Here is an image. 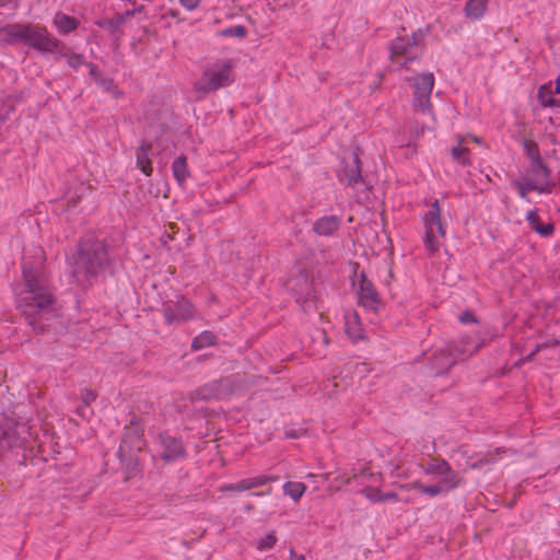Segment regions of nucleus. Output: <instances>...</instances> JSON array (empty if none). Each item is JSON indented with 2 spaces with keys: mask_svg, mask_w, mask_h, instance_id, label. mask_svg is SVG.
I'll return each mask as SVG.
<instances>
[{
  "mask_svg": "<svg viewBox=\"0 0 560 560\" xmlns=\"http://www.w3.org/2000/svg\"><path fill=\"white\" fill-rule=\"evenodd\" d=\"M194 313L191 303L183 296L163 304V316L167 325L187 322L194 317Z\"/></svg>",
  "mask_w": 560,
  "mask_h": 560,
  "instance_id": "nucleus-11",
  "label": "nucleus"
},
{
  "mask_svg": "<svg viewBox=\"0 0 560 560\" xmlns=\"http://www.w3.org/2000/svg\"><path fill=\"white\" fill-rule=\"evenodd\" d=\"M218 35L221 37L244 38L246 36V28L243 25L230 26L221 30Z\"/></svg>",
  "mask_w": 560,
  "mask_h": 560,
  "instance_id": "nucleus-32",
  "label": "nucleus"
},
{
  "mask_svg": "<svg viewBox=\"0 0 560 560\" xmlns=\"http://www.w3.org/2000/svg\"><path fill=\"white\" fill-rule=\"evenodd\" d=\"M530 229L541 237H550L555 233V224L552 222L542 224L537 209L529 210L525 215Z\"/></svg>",
  "mask_w": 560,
  "mask_h": 560,
  "instance_id": "nucleus-19",
  "label": "nucleus"
},
{
  "mask_svg": "<svg viewBox=\"0 0 560 560\" xmlns=\"http://www.w3.org/2000/svg\"><path fill=\"white\" fill-rule=\"evenodd\" d=\"M339 180L348 186H355L362 182L361 165L358 154L353 155L352 162L343 166L338 174Z\"/></svg>",
  "mask_w": 560,
  "mask_h": 560,
  "instance_id": "nucleus-17",
  "label": "nucleus"
},
{
  "mask_svg": "<svg viewBox=\"0 0 560 560\" xmlns=\"http://www.w3.org/2000/svg\"><path fill=\"white\" fill-rule=\"evenodd\" d=\"M54 24L59 33L68 34L78 27V21L75 18L67 15L65 13H57L54 18Z\"/></svg>",
  "mask_w": 560,
  "mask_h": 560,
  "instance_id": "nucleus-26",
  "label": "nucleus"
},
{
  "mask_svg": "<svg viewBox=\"0 0 560 560\" xmlns=\"http://www.w3.org/2000/svg\"><path fill=\"white\" fill-rule=\"evenodd\" d=\"M265 494H266V493H264V492H256V493H254V495H256V497H262V495H265Z\"/></svg>",
  "mask_w": 560,
  "mask_h": 560,
  "instance_id": "nucleus-49",
  "label": "nucleus"
},
{
  "mask_svg": "<svg viewBox=\"0 0 560 560\" xmlns=\"http://www.w3.org/2000/svg\"><path fill=\"white\" fill-rule=\"evenodd\" d=\"M483 345V340L480 336L474 338H463L459 345L454 349L447 347L445 349H439L434 352L431 359V366L435 374H443L448 371L462 357H470L477 352Z\"/></svg>",
  "mask_w": 560,
  "mask_h": 560,
  "instance_id": "nucleus-6",
  "label": "nucleus"
},
{
  "mask_svg": "<svg viewBox=\"0 0 560 560\" xmlns=\"http://www.w3.org/2000/svg\"><path fill=\"white\" fill-rule=\"evenodd\" d=\"M341 225V218L338 215H325L317 219L313 224V231L317 235L331 236Z\"/></svg>",
  "mask_w": 560,
  "mask_h": 560,
  "instance_id": "nucleus-18",
  "label": "nucleus"
},
{
  "mask_svg": "<svg viewBox=\"0 0 560 560\" xmlns=\"http://www.w3.org/2000/svg\"><path fill=\"white\" fill-rule=\"evenodd\" d=\"M366 368H368V364H366V363H361V364H359V365L357 366V371H358V373H360V374H361V373H363V372H366V371H368V369H366Z\"/></svg>",
  "mask_w": 560,
  "mask_h": 560,
  "instance_id": "nucleus-45",
  "label": "nucleus"
},
{
  "mask_svg": "<svg viewBox=\"0 0 560 560\" xmlns=\"http://www.w3.org/2000/svg\"><path fill=\"white\" fill-rule=\"evenodd\" d=\"M277 480H278V478L275 476L259 475V476L242 479V480L237 481L236 483L222 485L220 487V491L221 492H228V491L242 492V491H247V490H252V489L261 487L268 482H273Z\"/></svg>",
  "mask_w": 560,
  "mask_h": 560,
  "instance_id": "nucleus-15",
  "label": "nucleus"
},
{
  "mask_svg": "<svg viewBox=\"0 0 560 560\" xmlns=\"http://www.w3.org/2000/svg\"><path fill=\"white\" fill-rule=\"evenodd\" d=\"M282 489L285 495H289L294 502H298L303 497L306 486L299 481H287Z\"/></svg>",
  "mask_w": 560,
  "mask_h": 560,
  "instance_id": "nucleus-28",
  "label": "nucleus"
},
{
  "mask_svg": "<svg viewBox=\"0 0 560 560\" xmlns=\"http://www.w3.org/2000/svg\"><path fill=\"white\" fill-rule=\"evenodd\" d=\"M486 10V2H466L464 8L466 18L470 20H478L482 18Z\"/></svg>",
  "mask_w": 560,
  "mask_h": 560,
  "instance_id": "nucleus-30",
  "label": "nucleus"
},
{
  "mask_svg": "<svg viewBox=\"0 0 560 560\" xmlns=\"http://www.w3.org/2000/svg\"><path fill=\"white\" fill-rule=\"evenodd\" d=\"M538 100L542 107L559 106L558 101L553 97L551 88L548 85H541L538 89Z\"/></svg>",
  "mask_w": 560,
  "mask_h": 560,
  "instance_id": "nucleus-31",
  "label": "nucleus"
},
{
  "mask_svg": "<svg viewBox=\"0 0 560 560\" xmlns=\"http://www.w3.org/2000/svg\"><path fill=\"white\" fill-rule=\"evenodd\" d=\"M459 322L462 324H475L477 318L471 312L466 311L459 316Z\"/></svg>",
  "mask_w": 560,
  "mask_h": 560,
  "instance_id": "nucleus-38",
  "label": "nucleus"
},
{
  "mask_svg": "<svg viewBox=\"0 0 560 560\" xmlns=\"http://www.w3.org/2000/svg\"><path fill=\"white\" fill-rule=\"evenodd\" d=\"M159 443L162 446L161 456L164 460H173L184 455L182 442L166 433L159 434Z\"/></svg>",
  "mask_w": 560,
  "mask_h": 560,
  "instance_id": "nucleus-16",
  "label": "nucleus"
},
{
  "mask_svg": "<svg viewBox=\"0 0 560 560\" xmlns=\"http://www.w3.org/2000/svg\"><path fill=\"white\" fill-rule=\"evenodd\" d=\"M72 276L81 284L106 271L114 262V255L104 240L85 237L72 257Z\"/></svg>",
  "mask_w": 560,
  "mask_h": 560,
  "instance_id": "nucleus-2",
  "label": "nucleus"
},
{
  "mask_svg": "<svg viewBox=\"0 0 560 560\" xmlns=\"http://www.w3.org/2000/svg\"><path fill=\"white\" fill-rule=\"evenodd\" d=\"M5 115L0 112V119H4Z\"/></svg>",
  "mask_w": 560,
  "mask_h": 560,
  "instance_id": "nucleus-50",
  "label": "nucleus"
},
{
  "mask_svg": "<svg viewBox=\"0 0 560 560\" xmlns=\"http://www.w3.org/2000/svg\"><path fill=\"white\" fill-rule=\"evenodd\" d=\"M95 399H96V394L93 390L86 389L84 392V394H83V401L85 402V405L91 404Z\"/></svg>",
  "mask_w": 560,
  "mask_h": 560,
  "instance_id": "nucleus-40",
  "label": "nucleus"
},
{
  "mask_svg": "<svg viewBox=\"0 0 560 560\" xmlns=\"http://www.w3.org/2000/svg\"><path fill=\"white\" fill-rule=\"evenodd\" d=\"M457 452L467 458L466 464L462 468V471H466L467 469H480L488 464L494 463L498 457L506 451L501 447H497L494 450H489L486 453H477L474 456H469L467 450L464 446H459Z\"/></svg>",
  "mask_w": 560,
  "mask_h": 560,
  "instance_id": "nucleus-13",
  "label": "nucleus"
},
{
  "mask_svg": "<svg viewBox=\"0 0 560 560\" xmlns=\"http://www.w3.org/2000/svg\"><path fill=\"white\" fill-rule=\"evenodd\" d=\"M363 493L373 503L383 502V492L377 488H368Z\"/></svg>",
  "mask_w": 560,
  "mask_h": 560,
  "instance_id": "nucleus-37",
  "label": "nucleus"
},
{
  "mask_svg": "<svg viewBox=\"0 0 560 560\" xmlns=\"http://www.w3.org/2000/svg\"><path fill=\"white\" fill-rule=\"evenodd\" d=\"M152 144L148 141H142L140 147L136 151V162L138 168L147 176H150L153 172V167L151 165V161L149 159V153L151 151Z\"/></svg>",
  "mask_w": 560,
  "mask_h": 560,
  "instance_id": "nucleus-21",
  "label": "nucleus"
},
{
  "mask_svg": "<svg viewBox=\"0 0 560 560\" xmlns=\"http://www.w3.org/2000/svg\"><path fill=\"white\" fill-rule=\"evenodd\" d=\"M24 287L15 292L16 305L36 331H43L44 325L38 318L46 317L52 311L54 298L49 292L42 272L33 266L23 265Z\"/></svg>",
  "mask_w": 560,
  "mask_h": 560,
  "instance_id": "nucleus-1",
  "label": "nucleus"
},
{
  "mask_svg": "<svg viewBox=\"0 0 560 560\" xmlns=\"http://www.w3.org/2000/svg\"><path fill=\"white\" fill-rule=\"evenodd\" d=\"M28 434V428L25 424L0 423V456L22 447Z\"/></svg>",
  "mask_w": 560,
  "mask_h": 560,
  "instance_id": "nucleus-10",
  "label": "nucleus"
},
{
  "mask_svg": "<svg viewBox=\"0 0 560 560\" xmlns=\"http://www.w3.org/2000/svg\"><path fill=\"white\" fill-rule=\"evenodd\" d=\"M465 138H466V141L469 139V140H471L472 142H475V143H477V144H480V143H481V139H480V138H478V137H476V136H471V135H469V136H466Z\"/></svg>",
  "mask_w": 560,
  "mask_h": 560,
  "instance_id": "nucleus-44",
  "label": "nucleus"
},
{
  "mask_svg": "<svg viewBox=\"0 0 560 560\" xmlns=\"http://www.w3.org/2000/svg\"><path fill=\"white\" fill-rule=\"evenodd\" d=\"M8 42L22 43L42 52L59 51L60 42L46 27L32 23H15L5 27Z\"/></svg>",
  "mask_w": 560,
  "mask_h": 560,
  "instance_id": "nucleus-4",
  "label": "nucleus"
},
{
  "mask_svg": "<svg viewBox=\"0 0 560 560\" xmlns=\"http://www.w3.org/2000/svg\"><path fill=\"white\" fill-rule=\"evenodd\" d=\"M407 81L413 90V106L423 114L430 115L432 120H435L432 114V104L430 101L432 90L434 88L433 73H422L415 78H409Z\"/></svg>",
  "mask_w": 560,
  "mask_h": 560,
  "instance_id": "nucleus-8",
  "label": "nucleus"
},
{
  "mask_svg": "<svg viewBox=\"0 0 560 560\" xmlns=\"http://www.w3.org/2000/svg\"><path fill=\"white\" fill-rule=\"evenodd\" d=\"M512 185L517 189L518 196L522 199H526L529 191H538L539 194L549 192V187L540 186L538 182L530 178L514 180Z\"/></svg>",
  "mask_w": 560,
  "mask_h": 560,
  "instance_id": "nucleus-24",
  "label": "nucleus"
},
{
  "mask_svg": "<svg viewBox=\"0 0 560 560\" xmlns=\"http://www.w3.org/2000/svg\"><path fill=\"white\" fill-rule=\"evenodd\" d=\"M422 35L412 33L411 36H397L390 45V59L407 67L408 62L418 57V46Z\"/></svg>",
  "mask_w": 560,
  "mask_h": 560,
  "instance_id": "nucleus-9",
  "label": "nucleus"
},
{
  "mask_svg": "<svg viewBox=\"0 0 560 560\" xmlns=\"http://www.w3.org/2000/svg\"><path fill=\"white\" fill-rule=\"evenodd\" d=\"M524 150L529 159L530 163L537 162L538 160H541L539 148L536 142L530 140H525L524 143Z\"/></svg>",
  "mask_w": 560,
  "mask_h": 560,
  "instance_id": "nucleus-33",
  "label": "nucleus"
},
{
  "mask_svg": "<svg viewBox=\"0 0 560 560\" xmlns=\"http://www.w3.org/2000/svg\"><path fill=\"white\" fill-rule=\"evenodd\" d=\"M86 66L90 70V75L94 79L95 82H97L102 78V74L98 71L97 67L93 63H88Z\"/></svg>",
  "mask_w": 560,
  "mask_h": 560,
  "instance_id": "nucleus-39",
  "label": "nucleus"
},
{
  "mask_svg": "<svg viewBox=\"0 0 560 560\" xmlns=\"http://www.w3.org/2000/svg\"><path fill=\"white\" fill-rule=\"evenodd\" d=\"M180 3L185 7V9L187 11H194L198 5V2H180Z\"/></svg>",
  "mask_w": 560,
  "mask_h": 560,
  "instance_id": "nucleus-42",
  "label": "nucleus"
},
{
  "mask_svg": "<svg viewBox=\"0 0 560 560\" xmlns=\"http://www.w3.org/2000/svg\"><path fill=\"white\" fill-rule=\"evenodd\" d=\"M289 560H306L303 555H296L293 549H290V559Z\"/></svg>",
  "mask_w": 560,
  "mask_h": 560,
  "instance_id": "nucleus-43",
  "label": "nucleus"
},
{
  "mask_svg": "<svg viewBox=\"0 0 560 560\" xmlns=\"http://www.w3.org/2000/svg\"><path fill=\"white\" fill-rule=\"evenodd\" d=\"M172 171L175 179L179 185H183L189 176L186 158L177 156L172 164Z\"/></svg>",
  "mask_w": 560,
  "mask_h": 560,
  "instance_id": "nucleus-27",
  "label": "nucleus"
},
{
  "mask_svg": "<svg viewBox=\"0 0 560 560\" xmlns=\"http://www.w3.org/2000/svg\"><path fill=\"white\" fill-rule=\"evenodd\" d=\"M420 467L424 475L439 478L438 482L424 485L416 481L407 489L419 490L424 495L436 498L457 489L464 483L459 472L454 470L444 458L432 457Z\"/></svg>",
  "mask_w": 560,
  "mask_h": 560,
  "instance_id": "nucleus-3",
  "label": "nucleus"
},
{
  "mask_svg": "<svg viewBox=\"0 0 560 560\" xmlns=\"http://www.w3.org/2000/svg\"><path fill=\"white\" fill-rule=\"evenodd\" d=\"M541 347H542V346L537 345V346H536V348H535V350H533V351H532L530 357H532V355H534L535 353H537V352L541 349Z\"/></svg>",
  "mask_w": 560,
  "mask_h": 560,
  "instance_id": "nucleus-48",
  "label": "nucleus"
},
{
  "mask_svg": "<svg viewBox=\"0 0 560 560\" xmlns=\"http://www.w3.org/2000/svg\"><path fill=\"white\" fill-rule=\"evenodd\" d=\"M105 92L113 93L116 96L120 95V92L117 90V86L113 79L102 77L96 82Z\"/></svg>",
  "mask_w": 560,
  "mask_h": 560,
  "instance_id": "nucleus-36",
  "label": "nucleus"
},
{
  "mask_svg": "<svg viewBox=\"0 0 560 560\" xmlns=\"http://www.w3.org/2000/svg\"><path fill=\"white\" fill-rule=\"evenodd\" d=\"M61 57L66 58L69 67L74 70H78L84 63L82 55L75 52H63Z\"/></svg>",
  "mask_w": 560,
  "mask_h": 560,
  "instance_id": "nucleus-34",
  "label": "nucleus"
},
{
  "mask_svg": "<svg viewBox=\"0 0 560 560\" xmlns=\"http://www.w3.org/2000/svg\"><path fill=\"white\" fill-rule=\"evenodd\" d=\"M345 330L353 341L363 338V329L357 312L350 311L345 314Z\"/></svg>",
  "mask_w": 560,
  "mask_h": 560,
  "instance_id": "nucleus-20",
  "label": "nucleus"
},
{
  "mask_svg": "<svg viewBox=\"0 0 560 560\" xmlns=\"http://www.w3.org/2000/svg\"><path fill=\"white\" fill-rule=\"evenodd\" d=\"M457 144L451 149L452 159L463 166L471 164L470 150L465 145L466 138L464 136L456 137Z\"/></svg>",
  "mask_w": 560,
  "mask_h": 560,
  "instance_id": "nucleus-22",
  "label": "nucleus"
},
{
  "mask_svg": "<svg viewBox=\"0 0 560 560\" xmlns=\"http://www.w3.org/2000/svg\"><path fill=\"white\" fill-rule=\"evenodd\" d=\"M556 93L560 94V75L556 80Z\"/></svg>",
  "mask_w": 560,
  "mask_h": 560,
  "instance_id": "nucleus-47",
  "label": "nucleus"
},
{
  "mask_svg": "<svg viewBox=\"0 0 560 560\" xmlns=\"http://www.w3.org/2000/svg\"><path fill=\"white\" fill-rule=\"evenodd\" d=\"M133 13L135 10L127 9L124 13H118L112 19H103L97 21V25L108 30L110 33H115L126 20L133 15Z\"/></svg>",
  "mask_w": 560,
  "mask_h": 560,
  "instance_id": "nucleus-25",
  "label": "nucleus"
},
{
  "mask_svg": "<svg viewBox=\"0 0 560 560\" xmlns=\"http://www.w3.org/2000/svg\"><path fill=\"white\" fill-rule=\"evenodd\" d=\"M232 382L230 378H222L210 382L194 393L196 399H222L232 393Z\"/></svg>",
  "mask_w": 560,
  "mask_h": 560,
  "instance_id": "nucleus-12",
  "label": "nucleus"
},
{
  "mask_svg": "<svg viewBox=\"0 0 560 560\" xmlns=\"http://www.w3.org/2000/svg\"><path fill=\"white\" fill-rule=\"evenodd\" d=\"M529 172L533 175L532 179L538 182L540 186L549 187V191L551 190L550 171L542 162V159L530 163Z\"/></svg>",
  "mask_w": 560,
  "mask_h": 560,
  "instance_id": "nucleus-23",
  "label": "nucleus"
},
{
  "mask_svg": "<svg viewBox=\"0 0 560 560\" xmlns=\"http://www.w3.org/2000/svg\"><path fill=\"white\" fill-rule=\"evenodd\" d=\"M398 501V495L395 492H386L383 493V502L384 501Z\"/></svg>",
  "mask_w": 560,
  "mask_h": 560,
  "instance_id": "nucleus-41",
  "label": "nucleus"
},
{
  "mask_svg": "<svg viewBox=\"0 0 560 560\" xmlns=\"http://www.w3.org/2000/svg\"><path fill=\"white\" fill-rule=\"evenodd\" d=\"M215 340L217 338L213 332L206 330L192 339L191 347L195 350H200L214 345Z\"/></svg>",
  "mask_w": 560,
  "mask_h": 560,
  "instance_id": "nucleus-29",
  "label": "nucleus"
},
{
  "mask_svg": "<svg viewBox=\"0 0 560 560\" xmlns=\"http://www.w3.org/2000/svg\"><path fill=\"white\" fill-rule=\"evenodd\" d=\"M276 535L273 533H270L256 541V548L261 551L266 549H271L276 545Z\"/></svg>",
  "mask_w": 560,
  "mask_h": 560,
  "instance_id": "nucleus-35",
  "label": "nucleus"
},
{
  "mask_svg": "<svg viewBox=\"0 0 560 560\" xmlns=\"http://www.w3.org/2000/svg\"><path fill=\"white\" fill-rule=\"evenodd\" d=\"M285 436L291 438V439H296V438H299V434L295 431H287Z\"/></svg>",
  "mask_w": 560,
  "mask_h": 560,
  "instance_id": "nucleus-46",
  "label": "nucleus"
},
{
  "mask_svg": "<svg viewBox=\"0 0 560 560\" xmlns=\"http://www.w3.org/2000/svg\"><path fill=\"white\" fill-rule=\"evenodd\" d=\"M234 68L235 62L231 58H219L207 63L195 82V90L207 94L231 85L235 80Z\"/></svg>",
  "mask_w": 560,
  "mask_h": 560,
  "instance_id": "nucleus-5",
  "label": "nucleus"
},
{
  "mask_svg": "<svg viewBox=\"0 0 560 560\" xmlns=\"http://www.w3.org/2000/svg\"><path fill=\"white\" fill-rule=\"evenodd\" d=\"M358 298L360 305H362L365 310L377 311L378 306L381 305L378 293L376 292L372 282L369 281L363 273L360 276L358 284Z\"/></svg>",
  "mask_w": 560,
  "mask_h": 560,
  "instance_id": "nucleus-14",
  "label": "nucleus"
},
{
  "mask_svg": "<svg viewBox=\"0 0 560 560\" xmlns=\"http://www.w3.org/2000/svg\"><path fill=\"white\" fill-rule=\"evenodd\" d=\"M423 225L424 247L429 253L434 254L439 252L441 240L444 238L446 234L445 225L441 220V208L438 199L432 202L430 209L423 215Z\"/></svg>",
  "mask_w": 560,
  "mask_h": 560,
  "instance_id": "nucleus-7",
  "label": "nucleus"
}]
</instances>
